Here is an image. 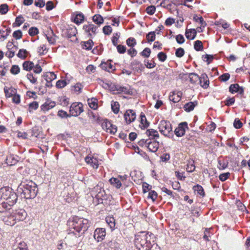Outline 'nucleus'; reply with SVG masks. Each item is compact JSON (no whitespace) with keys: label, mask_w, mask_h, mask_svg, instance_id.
<instances>
[{"label":"nucleus","mask_w":250,"mask_h":250,"mask_svg":"<svg viewBox=\"0 0 250 250\" xmlns=\"http://www.w3.org/2000/svg\"><path fill=\"white\" fill-rule=\"evenodd\" d=\"M193 189L195 192H197V193L202 196V197H204L205 196V193L203 187L197 184L193 186Z\"/></svg>","instance_id":"nucleus-29"},{"label":"nucleus","mask_w":250,"mask_h":250,"mask_svg":"<svg viewBox=\"0 0 250 250\" xmlns=\"http://www.w3.org/2000/svg\"><path fill=\"white\" fill-rule=\"evenodd\" d=\"M188 129V127L187 122H184L178 125V126L175 129L174 132L176 136L180 137L185 135L186 130Z\"/></svg>","instance_id":"nucleus-8"},{"label":"nucleus","mask_w":250,"mask_h":250,"mask_svg":"<svg viewBox=\"0 0 250 250\" xmlns=\"http://www.w3.org/2000/svg\"><path fill=\"white\" fill-rule=\"evenodd\" d=\"M151 54V50L148 47L145 48L143 51L140 53V55L145 58H148Z\"/></svg>","instance_id":"nucleus-50"},{"label":"nucleus","mask_w":250,"mask_h":250,"mask_svg":"<svg viewBox=\"0 0 250 250\" xmlns=\"http://www.w3.org/2000/svg\"><path fill=\"white\" fill-rule=\"evenodd\" d=\"M8 11V6L7 4H2L0 5V13L2 15L6 14Z\"/></svg>","instance_id":"nucleus-54"},{"label":"nucleus","mask_w":250,"mask_h":250,"mask_svg":"<svg viewBox=\"0 0 250 250\" xmlns=\"http://www.w3.org/2000/svg\"><path fill=\"white\" fill-rule=\"evenodd\" d=\"M146 134L149 137V139L154 140L159 137L158 132L154 129H148L146 132Z\"/></svg>","instance_id":"nucleus-17"},{"label":"nucleus","mask_w":250,"mask_h":250,"mask_svg":"<svg viewBox=\"0 0 250 250\" xmlns=\"http://www.w3.org/2000/svg\"><path fill=\"white\" fill-rule=\"evenodd\" d=\"M4 91L5 94V96L7 97H12L17 92L16 89L14 88H10L7 89V88H4Z\"/></svg>","instance_id":"nucleus-32"},{"label":"nucleus","mask_w":250,"mask_h":250,"mask_svg":"<svg viewBox=\"0 0 250 250\" xmlns=\"http://www.w3.org/2000/svg\"><path fill=\"white\" fill-rule=\"evenodd\" d=\"M97 28L98 26L90 22H88L87 24H84L83 26V29L89 38H93L96 35L98 32Z\"/></svg>","instance_id":"nucleus-7"},{"label":"nucleus","mask_w":250,"mask_h":250,"mask_svg":"<svg viewBox=\"0 0 250 250\" xmlns=\"http://www.w3.org/2000/svg\"><path fill=\"white\" fill-rule=\"evenodd\" d=\"M203 79L204 81V83L202 86L204 88H207L209 85V80L208 77L205 73L202 74L201 79Z\"/></svg>","instance_id":"nucleus-49"},{"label":"nucleus","mask_w":250,"mask_h":250,"mask_svg":"<svg viewBox=\"0 0 250 250\" xmlns=\"http://www.w3.org/2000/svg\"><path fill=\"white\" fill-rule=\"evenodd\" d=\"M157 57L159 60L161 62H165L167 58V54L163 52H159L157 55Z\"/></svg>","instance_id":"nucleus-61"},{"label":"nucleus","mask_w":250,"mask_h":250,"mask_svg":"<svg viewBox=\"0 0 250 250\" xmlns=\"http://www.w3.org/2000/svg\"><path fill=\"white\" fill-rule=\"evenodd\" d=\"M22 67L24 70L29 71L34 68V64L32 62L25 61L23 63Z\"/></svg>","instance_id":"nucleus-31"},{"label":"nucleus","mask_w":250,"mask_h":250,"mask_svg":"<svg viewBox=\"0 0 250 250\" xmlns=\"http://www.w3.org/2000/svg\"><path fill=\"white\" fill-rule=\"evenodd\" d=\"M146 12L149 15H152L154 14L156 11V7L154 5H150L146 7Z\"/></svg>","instance_id":"nucleus-56"},{"label":"nucleus","mask_w":250,"mask_h":250,"mask_svg":"<svg viewBox=\"0 0 250 250\" xmlns=\"http://www.w3.org/2000/svg\"><path fill=\"white\" fill-rule=\"evenodd\" d=\"M112 126V123L111 122L107 120H104V122L102 124V126L103 129H106V131H108L109 129H110V126Z\"/></svg>","instance_id":"nucleus-45"},{"label":"nucleus","mask_w":250,"mask_h":250,"mask_svg":"<svg viewBox=\"0 0 250 250\" xmlns=\"http://www.w3.org/2000/svg\"><path fill=\"white\" fill-rule=\"evenodd\" d=\"M140 124L141 125H140V127L142 129H145V128H147L149 125V122H148L146 120V116L143 112H141L140 114Z\"/></svg>","instance_id":"nucleus-18"},{"label":"nucleus","mask_w":250,"mask_h":250,"mask_svg":"<svg viewBox=\"0 0 250 250\" xmlns=\"http://www.w3.org/2000/svg\"><path fill=\"white\" fill-rule=\"evenodd\" d=\"M193 20L196 22L199 21L201 26L204 28L207 25L206 22L204 20L202 17H198L196 15H195L193 17Z\"/></svg>","instance_id":"nucleus-42"},{"label":"nucleus","mask_w":250,"mask_h":250,"mask_svg":"<svg viewBox=\"0 0 250 250\" xmlns=\"http://www.w3.org/2000/svg\"><path fill=\"white\" fill-rule=\"evenodd\" d=\"M20 71V68L17 65H13L12 66L10 72L14 75L18 74Z\"/></svg>","instance_id":"nucleus-59"},{"label":"nucleus","mask_w":250,"mask_h":250,"mask_svg":"<svg viewBox=\"0 0 250 250\" xmlns=\"http://www.w3.org/2000/svg\"><path fill=\"white\" fill-rule=\"evenodd\" d=\"M169 99L174 103H177L180 101V98L176 97V91L171 92L169 95Z\"/></svg>","instance_id":"nucleus-43"},{"label":"nucleus","mask_w":250,"mask_h":250,"mask_svg":"<svg viewBox=\"0 0 250 250\" xmlns=\"http://www.w3.org/2000/svg\"><path fill=\"white\" fill-rule=\"evenodd\" d=\"M84 20V16L81 12H78L74 17L73 21L77 24H80L82 23Z\"/></svg>","instance_id":"nucleus-21"},{"label":"nucleus","mask_w":250,"mask_h":250,"mask_svg":"<svg viewBox=\"0 0 250 250\" xmlns=\"http://www.w3.org/2000/svg\"><path fill=\"white\" fill-rule=\"evenodd\" d=\"M85 161L87 164H90L93 168H97L98 167V161L96 158L93 157L86 156L85 158Z\"/></svg>","instance_id":"nucleus-20"},{"label":"nucleus","mask_w":250,"mask_h":250,"mask_svg":"<svg viewBox=\"0 0 250 250\" xmlns=\"http://www.w3.org/2000/svg\"><path fill=\"white\" fill-rule=\"evenodd\" d=\"M97 102V99L94 98H93L91 99H88V104H89V107L93 109H96L97 108L98 104Z\"/></svg>","instance_id":"nucleus-36"},{"label":"nucleus","mask_w":250,"mask_h":250,"mask_svg":"<svg viewBox=\"0 0 250 250\" xmlns=\"http://www.w3.org/2000/svg\"><path fill=\"white\" fill-rule=\"evenodd\" d=\"M230 174L229 172L223 173L219 176V179L222 182L225 181L228 179Z\"/></svg>","instance_id":"nucleus-63"},{"label":"nucleus","mask_w":250,"mask_h":250,"mask_svg":"<svg viewBox=\"0 0 250 250\" xmlns=\"http://www.w3.org/2000/svg\"><path fill=\"white\" fill-rule=\"evenodd\" d=\"M39 33V29L36 27H31L28 31V34L31 36H34Z\"/></svg>","instance_id":"nucleus-57"},{"label":"nucleus","mask_w":250,"mask_h":250,"mask_svg":"<svg viewBox=\"0 0 250 250\" xmlns=\"http://www.w3.org/2000/svg\"><path fill=\"white\" fill-rule=\"evenodd\" d=\"M109 182L111 185L115 186L117 188H119L122 186L121 181L116 178H111L110 179Z\"/></svg>","instance_id":"nucleus-37"},{"label":"nucleus","mask_w":250,"mask_h":250,"mask_svg":"<svg viewBox=\"0 0 250 250\" xmlns=\"http://www.w3.org/2000/svg\"><path fill=\"white\" fill-rule=\"evenodd\" d=\"M218 167L220 170H224L229 165V162L227 160L221 161L220 159L218 160Z\"/></svg>","instance_id":"nucleus-33"},{"label":"nucleus","mask_w":250,"mask_h":250,"mask_svg":"<svg viewBox=\"0 0 250 250\" xmlns=\"http://www.w3.org/2000/svg\"><path fill=\"white\" fill-rule=\"evenodd\" d=\"M148 234L149 232L147 231H140L135 234L134 244L138 250H148L150 242L149 237L153 235L150 233L148 236Z\"/></svg>","instance_id":"nucleus-3"},{"label":"nucleus","mask_w":250,"mask_h":250,"mask_svg":"<svg viewBox=\"0 0 250 250\" xmlns=\"http://www.w3.org/2000/svg\"><path fill=\"white\" fill-rule=\"evenodd\" d=\"M3 28L5 29L6 33L5 35H1L0 38V42H2L4 41L7 39V36L10 34L11 32V29L10 28H6L5 26H3Z\"/></svg>","instance_id":"nucleus-47"},{"label":"nucleus","mask_w":250,"mask_h":250,"mask_svg":"<svg viewBox=\"0 0 250 250\" xmlns=\"http://www.w3.org/2000/svg\"><path fill=\"white\" fill-rule=\"evenodd\" d=\"M152 186L146 182H143L142 184V188H143V193H146L148 191H150L151 189Z\"/></svg>","instance_id":"nucleus-55"},{"label":"nucleus","mask_w":250,"mask_h":250,"mask_svg":"<svg viewBox=\"0 0 250 250\" xmlns=\"http://www.w3.org/2000/svg\"><path fill=\"white\" fill-rule=\"evenodd\" d=\"M106 222L110 227L112 230L115 228V219L113 217L108 216L105 218Z\"/></svg>","instance_id":"nucleus-30"},{"label":"nucleus","mask_w":250,"mask_h":250,"mask_svg":"<svg viewBox=\"0 0 250 250\" xmlns=\"http://www.w3.org/2000/svg\"><path fill=\"white\" fill-rule=\"evenodd\" d=\"M83 111V104L81 103H73L69 108L71 117H77Z\"/></svg>","instance_id":"nucleus-6"},{"label":"nucleus","mask_w":250,"mask_h":250,"mask_svg":"<svg viewBox=\"0 0 250 250\" xmlns=\"http://www.w3.org/2000/svg\"><path fill=\"white\" fill-rule=\"evenodd\" d=\"M155 37L156 35L155 31L149 32L146 35V39L148 42L154 41L155 40Z\"/></svg>","instance_id":"nucleus-41"},{"label":"nucleus","mask_w":250,"mask_h":250,"mask_svg":"<svg viewBox=\"0 0 250 250\" xmlns=\"http://www.w3.org/2000/svg\"><path fill=\"white\" fill-rule=\"evenodd\" d=\"M92 20L98 26L103 23L104 21L103 17L100 14H96L93 16L92 17Z\"/></svg>","instance_id":"nucleus-28"},{"label":"nucleus","mask_w":250,"mask_h":250,"mask_svg":"<svg viewBox=\"0 0 250 250\" xmlns=\"http://www.w3.org/2000/svg\"><path fill=\"white\" fill-rule=\"evenodd\" d=\"M194 48L197 51L203 50V43L201 41L197 40L194 42Z\"/></svg>","instance_id":"nucleus-40"},{"label":"nucleus","mask_w":250,"mask_h":250,"mask_svg":"<svg viewBox=\"0 0 250 250\" xmlns=\"http://www.w3.org/2000/svg\"><path fill=\"white\" fill-rule=\"evenodd\" d=\"M42 77L46 81L52 82L53 80L57 78V75L52 72H47L44 73Z\"/></svg>","instance_id":"nucleus-26"},{"label":"nucleus","mask_w":250,"mask_h":250,"mask_svg":"<svg viewBox=\"0 0 250 250\" xmlns=\"http://www.w3.org/2000/svg\"><path fill=\"white\" fill-rule=\"evenodd\" d=\"M158 128L160 133L169 138H173L174 134L172 132L171 125L169 121L162 120L159 124Z\"/></svg>","instance_id":"nucleus-5"},{"label":"nucleus","mask_w":250,"mask_h":250,"mask_svg":"<svg viewBox=\"0 0 250 250\" xmlns=\"http://www.w3.org/2000/svg\"><path fill=\"white\" fill-rule=\"evenodd\" d=\"M22 33L21 30H18L14 32L13 37L16 40H19L22 38Z\"/></svg>","instance_id":"nucleus-62"},{"label":"nucleus","mask_w":250,"mask_h":250,"mask_svg":"<svg viewBox=\"0 0 250 250\" xmlns=\"http://www.w3.org/2000/svg\"><path fill=\"white\" fill-rule=\"evenodd\" d=\"M105 236V229L104 228H97L94 233V238L98 242L103 240Z\"/></svg>","instance_id":"nucleus-10"},{"label":"nucleus","mask_w":250,"mask_h":250,"mask_svg":"<svg viewBox=\"0 0 250 250\" xmlns=\"http://www.w3.org/2000/svg\"><path fill=\"white\" fill-rule=\"evenodd\" d=\"M100 66L103 70L107 71L108 72H109L110 70H115L114 66L110 63H109L108 61L106 62H102L100 64Z\"/></svg>","instance_id":"nucleus-27"},{"label":"nucleus","mask_w":250,"mask_h":250,"mask_svg":"<svg viewBox=\"0 0 250 250\" xmlns=\"http://www.w3.org/2000/svg\"><path fill=\"white\" fill-rule=\"evenodd\" d=\"M111 109L115 114H117L119 111L120 105L118 102L112 101L111 103Z\"/></svg>","instance_id":"nucleus-38"},{"label":"nucleus","mask_w":250,"mask_h":250,"mask_svg":"<svg viewBox=\"0 0 250 250\" xmlns=\"http://www.w3.org/2000/svg\"><path fill=\"white\" fill-rule=\"evenodd\" d=\"M149 150L152 152H156L159 147V143L157 141H148L146 146Z\"/></svg>","instance_id":"nucleus-16"},{"label":"nucleus","mask_w":250,"mask_h":250,"mask_svg":"<svg viewBox=\"0 0 250 250\" xmlns=\"http://www.w3.org/2000/svg\"><path fill=\"white\" fill-rule=\"evenodd\" d=\"M27 79L33 84L36 83L37 78L34 77L32 73H28L26 75Z\"/></svg>","instance_id":"nucleus-60"},{"label":"nucleus","mask_w":250,"mask_h":250,"mask_svg":"<svg viewBox=\"0 0 250 250\" xmlns=\"http://www.w3.org/2000/svg\"><path fill=\"white\" fill-rule=\"evenodd\" d=\"M197 104V102H189L186 103L184 106V110L187 112H190L192 111L195 106Z\"/></svg>","instance_id":"nucleus-25"},{"label":"nucleus","mask_w":250,"mask_h":250,"mask_svg":"<svg viewBox=\"0 0 250 250\" xmlns=\"http://www.w3.org/2000/svg\"><path fill=\"white\" fill-rule=\"evenodd\" d=\"M58 116L61 118H67L71 117V115L63 110H60L58 112Z\"/></svg>","instance_id":"nucleus-48"},{"label":"nucleus","mask_w":250,"mask_h":250,"mask_svg":"<svg viewBox=\"0 0 250 250\" xmlns=\"http://www.w3.org/2000/svg\"><path fill=\"white\" fill-rule=\"evenodd\" d=\"M27 216V213L23 209H19L13 213L12 217L13 220L17 221H23Z\"/></svg>","instance_id":"nucleus-9"},{"label":"nucleus","mask_w":250,"mask_h":250,"mask_svg":"<svg viewBox=\"0 0 250 250\" xmlns=\"http://www.w3.org/2000/svg\"><path fill=\"white\" fill-rule=\"evenodd\" d=\"M229 78H230L229 74L228 73H224L222 75H221V76H220L219 77V79L220 81L225 82H226L228 80H229Z\"/></svg>","instance_id":"nucleus-64"},{"label":"nucleus","mask_w":250,"mask_h":250,"mask_svg":"<svg viewBox=\"0 0 250 250\" xmlns=\"http://www.w3.org/2000/svg\"><path fill=\"white\" fill-rule=\"evenodd\" d=\"M87 219L79 217L77 216L72 217L67 221L69 227L67 230L68 235H73L76 238L80 237L87 230L89 225Z\"/></svg>","instance_id":"nucleus-1"},{"label":"nucleus","mask_w":250,"mask_h":250,"mask_svg":"<svg viewBox=\"0 0 250 250\" xmlns=\"http://www.w3.org/2000/svg\"><path fill=\"white\" fill-rule=\"evenodd\" d=\"M130 66L133 70L138 73L141 72L144 68L143 64L137 60H134L131 62Z\"/></svg>","instance_id":"nucleus-14"},{"label":"nucleus","mask_w":250,"mask_h":250,"mask_svg":"<svg viewBox=\"0 0 250 250\" xmlns=\"http://www.w3.org/2000/svg\"><path fill=\"white\" fill-rule=\"evenodd\" d=\"M67 84L66 80H60L57 82L56 86L58 88H62L64 87Z\"/></svg>","instance_id":"nucleus-52"},{"label":"nucleus","mask_w":250,"mask_h":250,"mask_svg":"<svg viewBox=\"0 0 250 250\" xmlns=\"http://www.w3.org/2000/svg\"><path fill=\"white\" fill-rule=\"evenodd\" d=\"M81 44L83 49L90 50L93 47L94 43L93 41L91 39H89L86 42H82Z\"/></svg>","instance_id":"nucleus-24"},{"label":"nucleus","mask_w":250,"mask_h":250,"mask_svg":"<svg viewBox=\"0 0 250 250\" xmlns=\"http://www.w3.org/2000/svg\"><path fill=\"white\" fill-rule=\"evenodd\" d=\"M39 107V104L37 102L34 101L29 104L28 111L29 112H31L33 110H36Z\"/></svg>","instance_id":"nucleus-51"},{"label":"nucleus","mask_w":250,"mask_h":250,"mask_svg":"<svg viewBox=\"0 0 250 250\" xmlns=\"http://www.w3.org/2000/svg\"><path fill=\"white\" fill-rule=\"evenodd\" d=\"M0 199L8 202L10 206H13L17 203L18 195L11 188L4 187L0 188Z\"/></svg>","instance_id":"nucleus-4"},{"label":"nucleus","mask_w":250,"mask_h":250,"mask_svg":"<svg viewBox=\"0 0 250 250\" xmlns=\"http://www.w3.org/2000/svg\"><path fill=\"white\" fill-rule=\"evenodd\" d=\"M55 105V102L53 101H47L41 105V108L42 111H46L54 107Z\"/></svg>","instance_id":"nucleus-23"},{"label":"nucleus","mask_w":250,"mask_h":250,"mask_svg":"<svg viewBox=\"0 0 250 250\" xmlns=\"http://www.w3.org/2000/svg\"><path fill=\"white\" fill-rule=\"evenodd\" d=\"M239 87V85L237 83L231 84L229 87V91L233 94L234 93L237 92L238 91V89Z\"/></svg>","instance_id":"nucleus-53"},{"label":"nucleus","mask_w":250,"mask_h":250,"mask_svg":"<svg viewBox=\"0 0 250 250\" xmlns=\"http://www.w3.org/2000/svg\"><path fill=\"white\" fill-rule=\"evenodd\" d=\"M125 119L127 124H130L136 119V113L132 109L127 110L124 114Z\"/></svg>","instance_id":"nucleus-12"},{"label":"nucleus","mask_w":250,"mask_h":250,"mask_svg":"<svg viewBox=\"0 0 250 250\" xmlns=\"http://www.w3.org/2000/svg\"><path fill=\"white\" fill-rule=\"evenodd\" d=\"M202 59L204 61L206 62L208 64L212 61L214 59V57L212 55L206 54L202 56Z\"/></svg>","instance_id":"nucleus-44"},{"label":"nucleus","mask_w":250,"mask_h":250,"mask_svg":"<svg viewBox=\"0 0 250 250\" xmlns=\"http://www.w3.org/2000/svg\"><path fill=\"white\" fill-rule=\"evenodd\" d=\"M20 159L21 158L19 156L10 154L7 156L6 159V163L8 165L13 166L20 161Z\"/></svg>","instance_id":"nucleus-13"},{"label":"nucleus","mask_w":250,"mask_h":250,"mask_svg":"<svg viewBox=\"0 0 250 250\" xmlns=\"http://www.w3.org/2000/svg\"><path fill=\"white\" fill-rule=\"evenodd\" d=\"M188 77L189 79L190 82L192 83H196L198 80L200 79V78L197 74L195 73H190L188 75Z\"/></svg>","instance_id":"nucleus-34"},{"label":"nucleus","mask_w":250,"mask_h":250,"mask_svg":"<svg viewBox=\"0 0 250 250\" xmlns=\"http://www.w3.org/2000/svg\"><path fill=\"white\" fill-rule=\"evenodd\" d=\"M197 34V31L195 29H187L185 32L186 38L190 40H194Z\"/></svg>","instance_id":"nucleus-22"},{"label":"nucleus","mask_w":250,"mask_h":250,"mask_svg":"<svg viewBox=\"0 0 250 250\" xmlns=\"http://www.w3.org/2000/svg\"><path fill=\"white\" fill-rule=\"evenodd\" d=\"M22 198L26 199L34 198L37 194L38 189L37 185L32 181L21 182L17 189Z\"/></svg>","instance_id":"nucleus-2"},{"label":"nucleus","mask_w":250,"mask_h":250,"mask_svg":"<svg viewBox=\"0 0 250 250\" xmlns=\"http://www.w3.org/2000/svg\"><path fill=\"white\" fill-rule=\"evenodd\" d=\"M126 44L129 47H133L137 44L136 40L134 38H132V37H130V38H128L126 41Z\"/></svg>","instance_id":"nucleus-46"},{"label":"nucleus","mask_w":250,"mask_h":250,"mask_svg":"<svg viewBox=\"0 0 250 250\" xmlns=\"http://www.w3.org/2000/svg\"><path fill=\"white\" fill-rule=\"evenodd\" d=\"M185 54V50L182 47L177 48L175 51V55L177 57L181 58Z\"/></svg>","instance_id":"nucleus-58"},{"label":"nucleus","mask_w":250,"mask_h":250,"mask_svg":"<svg viewBox=\"0 0 250 250\" xmlns=\"http://www.w3.org/2000/svg\"><path fill=\"white\" fill-rule=\"evenodd\" d=\"M24 21V19L21 15L16 17L15 21L13 23V27L20 26Z\"/></svg>","instance_id":"nucleus-35"},{"label":"nucleus","mask_w":250,"mask_h":250,"mask_svg":"<svg viewBox=\"0 0 250 250\" xmlns=\"http://www.w3.org/2000/svg\"><path fill=\"white\" fill-rule=\"evenodd\" d=\"M28 53V52L26 49H21L19 50L18 53L17 54V56L19 58L24 60L26 59Z\"/></svg>","instance_id":"nucleus-39"},{"label":"nucleus","mask_w":250,"mask_h":250,"mask_svg":"<svg viewBox=\"0 0 250 250\" xmlns=\"http://www.w3.org/2000/svg\"><path fill=\"white\" fill-rule=\"evenodd\" d=\"M98 190H100V191L95 195V198L97 199L98 204H100L103 203V199L102 197L104 194H105V192L104 189H102L99 186H97L94 187L93 192H97Z\"/></svg>","instance_id":"nucleus-15"},{"label":"nucleus","mask_w":250,"mask_h":250,"mask_svg":"<svg viewBox=\"0 0 250 250\" xmlns=\"http://www.w3.org/2000/svg\"><path fill=\"white\" fill-rule=\"evenodd\" d=\"M117 93H124L125 94H127L131 96L133 95L132 89L131 88V87L129 85H128L127 86L120 85L119 92H118Z\"/></svg>","instance_id":"nucleus-19"},{"label":"nucleus","mask_w":250,"mask_h":250,"mask_svg":"<svg viewBox=\"0 0 250 250\" xmlns=\"http://www.w3.org/2000/svg\"><path fill=\"white\" fill-rule=\"evenodd\" d=\"M77 34V28L75 26H72L69 27L66 30H63L62 35L63 37L70 39L73 37H76Z\"/></svg>","instance_id":"nucleus-11"}]
</instances>
